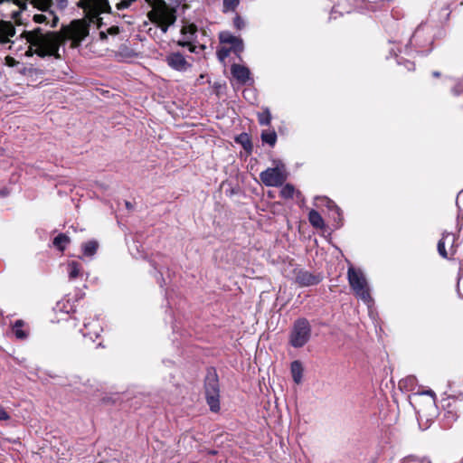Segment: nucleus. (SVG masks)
I'll use <instances>...</instances> for the list:
<instances>
[{
	"label": "nucleus",
	"mask_w": 463,
	"mask_h": 463,
	"mask_svg": "<svg viewBox=\"0 0 463 463\" xmlns=\"http://www.w3.org/2000/svg\"><path fill=\"white\" fill-rule=\"evenodd\" d=\"M240 0H223L222 3V12L227 13L231 11H234L236 7L239 5Z\"/></svg>",
	"instance_id": "nucleus-32"
},
{
	"label": "nucleus",
	"mask_w": 463,
	"mask_h": 463,
	"mask_svg": "<svg viewBox=\"0 0 463 463\" xmlns=\"http://www.w3.org/2000/svg\"><path fill=\"white\" fill-rule=\"evenodd\" d=\"M165 62L171 69L180 72H184L192 67V64L179 52H171L166 55Z\"/></svg>",
	"instance_id": "nucleus-13"
},
{
	"label": "nucleus",
	"mask_w": 463,
	"mask_h": 463,
	"mask_svg": "<svg viewBox=\"0 0 463 463\" xmlns=\"http://www.w3.org/2000/svg\"><path fill=\"white\" fill-rule=\"evenodd\" d=\"M458 292L463 298V278L458 280Z\"/></svg>",
	"instance_id": "nucleus-38"
},
{
	"label": "nucleus",
	"mask_w": 463,
	"mask_h": 463,
	"mask_svg": "<svg viewBox=\"0 0 463 463\" xmlns=\"http://www.w3.org/2000/svg\"><path fill=\"white\" fill-rule=\"evenodd\" d=\"M69 243L70 238L64 233L57 235L52 241L53 246L60 251H63Z\"/></svg>",
	"instance_id": "nucleus-24"
},
{
	"label": "nucleus",
	"mask_w": 463,
	"mask_h": 463,
	"mask_svg": "<svg viewBox=\"0 0 463 463\" xmlns=\"http://www.w3.org/2000/svg\"><path fill=\"white\" fill-rule=\"evenodd\" d=\"M456 203L458 209H463V190L458 193Z\"/></svg>",
	"instance_id": "nucleus-35"
},
{
	"label": "nucleus",
	"mask_w": 463,
	"mask_h": 463,
	"mask_svg": "<svg viewBox=\"0 0 463 463\" xmlns=\"http://www.w3.org/2000/svg\"><path fill=\"white\" fill-rule=\"evenodd\" d=\"M219 41L222 44H229L231 46L229 49L237 55L241 53L244 50L243 40L239 36L233 35L229 31L220 32Z\"/></svg>",
	"instance_id": "nucleus-12"
},
{
	"label": "nucleus",
	"mask_w": 463,
	"mask_h": 463,
	"mask_svg": "<svg viewBox=\"0 0 463 463\" xmlns=\"http://www.w3.org/2000/svg\"><path fill=\"white\" fill-rule=\"evenodd\" d=\"M198 28L194 24H184L180 31L181 38L177 41V45L181 47H188L190 52L197 53Z\"/></svg>",
	"instance_id": "nucleus-8"
},
{
	"label": "nucleus",
	"mask_w": 463,
	"mask_h": 463,
	"mask_svg": "<svg viewBox=\"0 0 463 463\" xmlns=\"http://www.w3.org/2000/svg\"><path fill=\"white\" fill-rule=\"evenodd\" d=\"M453 0H436L430 11V21L439 24H445L451 14Z\"/></svg>",
	"instance_id": "nucleus-9"
},
{
	"label": "nucleus",
	"mask_w": 463,
	"mask_h": 463,
	"mask_svg": "<svg viewBox=\"0 0 463 463\" xmlns=\"http://www.w3.org/2000/svg\"><path fill=\"white\" fill-rule=\"evenodd\" d=\"M18 62L13 57L7 56L5 58V64L9 67H14Z\"/></svg>",
	"instance_id": "nucleus-37"
},
{
	"label": "nucleus",
	"mask_w": 463,
	"mask_h": 463,
	"mask_svg": "<svg viewBox=\"0 0 463 463\" xmlns=\"http://www.w3.org/2000/svg\"><path fill=\"white\" fill-rule=\"evenodd\" d=\"M79 5L85 12V18L73 20L70 24L62 26L60 32L44 31L41 27L24 32L22 35L30 43L26 55L35 53L40 57L53 56L61 59V46L66 41H71L72 47H78L89 35L90 24L100 28L99 14L110 13L111 10L108 0H80Z\"/></svg>",
	"instance_id": "nucleus-1"
},
{
	"label": "nucleus",
	"mask_w": 463,
	"mask_h": 463,
	"mask_svg": "<svg viewBox=\"0 0 463 463\" xmlns=\"http://www.w3.org/2000/svg\"><path fill=\"white\" fill-rule=\"evenodd\" d=\"M1 194H2L3 196H5L6 194H5L4 191H2V192H1Z\"/></svg>",
	"instance_id": "nucleus-44"
},
{
	"label": "nucleus",
	"mask_w": 463,
	"mask_h": 463,
	"mask_svg": "<svg viewBox=\"0 0 463 463\" xmlns=\"http://www.w3.org/2000/svg\"><path fill=\"white\" fill-rule=\"evenodd\" d=\"M205 397L210 410L217 412L220 410V387L215 372H209L205 378Z\"/></svg>",
	"instance_id": "nucleus-6"
},
{
	"label": "nucleus",
	"mask_w": 463,
	"mask_h": 463,
	"mask_svg": "<svg viewBox=\"0 0 463 463\" xmlns=\"http://www.w3.org/2000/svg\"><path fill=\"white\" fill-rule=\"evenodd\" d=\"M456 241L455 234L444 232L438 242L439 254L444 259L452 258L457 251L458 245L456 244Z\"/></svg>",
	"instance_id": "nucleus-10"
},
{
	"label": "nucleus",
	"mask_w": 463,
	"mask_h": 463,
	"mask_svg": "<svg viewBox=\"0 0 463 463\" xmlns=\"http://www.w3.org/2000/svg\"><path fill=\"white\" fill-rule=\"evenodd\" d=\"M152 265L154 266L155 269H156L160 273V275H162V268L156 266L154 262H152Z\"/></svg>",
	"instance_id": "nucleus-40"
},
{
	"label": "nucleus",
	"mask_w": 463,
	"mask_h": 463,
	"mask_svg": "<svg viewBox=\"0 0 463 463\" xmlns=\"http://www.w3.org/2000/svg\"><path fill=\"white\" fill-rule=\"evenodd\" d=\"M245 25L246 24L244 19L241 15L236 14L235 17L233 18V26L237 30H242L245 27Z\"/></svg>",
	"instance_id": "nucleus-33"
},
{
	"label": "nucleus",
	"mask_w": 463,
	"mask_h": 463,
	"mask_svg": "<svg viewBox=\"0 0 463 463\" xmlns=\"http://www.w3.org/2000/svg\"><path fill=\"white\" fill-rule=\"evenodd\" d=\"M232 52L227 48H221L217 51V57L221 61H223L229 55L230 52Z\"/></svg>",
	"instance_id": "nucleus-34"
},
{
	"label": "nucleus",
	"mask_w": 463,
	"mask_h": 463,
	"mask_svg": "<svg viewBox=\"0 0 463 463\" xmlns=\"http://www.w3.org/2000/svg\"><path fill=\"white\" fill-rule=\"evenodd\" d=\"M261 182L266 186H280L288 178V174L284 164L278 162L276 166L269 167L260 174Z\"/></svg>",
	"instance_id": "nucleus-7"
},
{
	"label": "nucleus",
	"mask_w": 463,
	"mask_h": 463,
	"mask_svg": "<svg viewBox=\"0 0 463 463\" xmlns=\"http://www.w3.org/2000/svg\"><path fill=\"white\" fill-rule=\"evenodd\" d=\"M15 34V28L11 22H0V42L2 43H9L10 38Z\"/></svg>",
	"instance_id": "nucleus-17"
},
{
	"label": "nucleus",
	"mask_w": 463,
	"mask_h": 463,
	"mask_svg": "<svg viewBox=\"0 0 463 463\" xmlns=\"http://www.w3.org/2000/svg\"><path fill=\"white\" fill-rule=\"evenodd\" d=\"M235 141L241 145L244 150L248 153L252 151V144L250 140V137L247 133H241L238 137H236Z\"/></svg>",
	"instance_id": "nucleus-23"
},
{
	"label": "nucleus",
	"mask_w": 463,
	"mask_h": 463,
	"mask_svg": "<svg viewBox=\"0 0 463 463\" xmlns=\"http://www.w3.org/2000/svg\"><path fill=\"white\" fill-rule=\"evenodd\" d=\"M390 53L392 55H394L396 58H397V64L399 65H402L403 64L404 67L408 70V71H413L414 68H415V64L414 62L411 61H408V60H405L404 61H402V57H399L398 54L396 53L395 50L393 47H391L390 48Z\"/></svg>",
	"instance_id": "nucleus-29"
},
{
	"label": "nucleus",
	"mask_w": 463,
	"mask_h": 463,
	"mask_svg": "<svg viewBox=\"0 0 463 463\" xmlns=\"http://www.w3.org/2000/svg\"><path fill=\"white\" fill-rule=\"evenodd\" d=\"M119 33V28L118 26H110L107 29V31H99V40L105 41L108 38V34L110 35H117Z\"/></svg>",
	"instance_id": "nucleus-31"
},
{
	"label": "nucleus",
	"mask_w": 463,
	"mask_h": 463,
	"mask_svg": "<svg viewBox=\"0 0 463 463\" xmlns=\"http://www.w3.org/2000/svg\"><path fill=\"white\" fill-rule=\"evenodd\" d=\"M304 368L302 363L298 360H295L290 364V373L292 379L296 384H300L303 380Z\"/></svg>",
	"instance_id": "nucleus-18"
},
{
	"label": "nucleus",
	"mask_w": 463,
	"mask_h": 463,
	"mask_svg": "<svg viewBox=\"0 0 463 463\" xmlns=\"http://www.w3.org/2000/svg\"><path fill=\"white\" fill-rule=\"evenodd\" d=\"M432 75H433V77L438 78V77H439V76H440V73H439V71H433V72H432Z\"/></svg>",
	"instance_id": "nucleus-41"
},
{
	"label": "nucleus",
	"mask_w": 463,
	"mask_h": 463,
	"mask_svg": "<svg viewBox=\"0 0 463 463\" xmlns=\"http://www.w3.org/2000/svg\"><path fill=\"white\" fill-rule=\"evenodd\" d=\"M400 463H431L428 456L409 455L403 458Z\"/></svg>",
	"instance_id": "nucleus-25"
},
{
	"label": "nucleus",
	"mask_w": 463,
	"mask_h": 463,
	"mask_svg": "<svg viewBox=\"0 0 463 463\" xmlns=\"http://www.w3.org/2000/svg\"><path fill=\"white\" fill-rule=\"evenodd\" d=\"M294 194H295V187L290 184H285L280 190V195L284 199L292 198Z\"/></svg>",
	"instance_id": "nucleus-30"
},
{
	"label": "nucleus",
	"mask_w": 463,
	"mask_h": 463,
	"mask_svg": "<svg viewBox=\"0 0 463 463\" xmlns=\"http://www.w3.org/2000/svg\"><path fill=\"white\" fill-rule=\"evenodd\" d=\"M101 331L102 327L97 317L92 319L84 317L83 329H81L84 337H90V340L94 341V338H97Z\"/></svg>",
	"instance_id": "nucleus-14"
},
{
	"label": "nucleus",
	"mask_w": 463,
	"mask_h": 463,
	"mask_svg": "<svg viewBox=\"0 0 463 463\" xmlns=\"http://www.w3.org/2000/svg\"><path fill=\"white\" fill-rule=\"evenodd\" d=\"M433 38L431 25L428 23L420 24L414 31L405 43L403 50L398 48L400 53L411 54L413 52L418 53H428L432 49Z\"/></svg>",
	"instance_id": "nucleus-2"
},
{
	"label": "nucleus",
	"mask_w": 463,
	"mask_h": 463,
	"mask_svg": "<svg viewBox=\"0 0 463 463\" xmlns=\"http://www.w3.org/2000/svg\"><path fill=\"white\" fill-rule=\"evenodd\" d=\"M317 206H325L329 211V216L334 220V226L340 228L343 225V212L334 201L327 197H317Z\"/></svg>",
	"instance_id": "nucleus-11"
},
{
	"label": "nucleus",
	"mask_w": 463,
	"mask_h": 463,
	"mask_svg": "<svg viewBox=\"0 0 463 463\" xmlns=\"http://www.w3.org/2000/svg\"><path fill=\"white\" fill-rule=\"evenodd\" d=\"M424 393H426V394H428V395H431V396H433V395H434V392H433L431 390L427 391V392H425Z\"/></svg>",
	"instance_id": "nucleus-42"
},
{
	"label": "nucleus",
	"mask_w": 463,
	"mask_h": 463,
	"mask_svg": "<svg viewBox=\"0 0 463 463\" xmlns=\"http://www.w3.org/2000/svg\"><path fill=\"white\" fill-rule=\"evenodd\" d=\"M99 249V243L95 240H91L82 243L81 250L82 256L86 258H92Z\"/></svg>",
	"instance_id": "nucleus-20"
},
{
	"label": "nucleus",
	"mask_w": 463,
	"mask_h": 463,
	"mask_svg": "<svg viewBox=\"0 0 463 463\" xmlns=\"http://www.w3.org/2000/svg\"><path fill=\"white\" fill-rule=\"evenodd\" d=\"M147 17L165 34L176 21V10L164 0H153Z\"/></svg>",
	"instance_id": "nucleus-3"
},
{
	"label": "nucleus",
	"mask_w": 463,
	"mask_h": 463,
	"mask_svg": "<svg viewBox=\"0 0 463 463\" xmlns=\"http://www.w3.org/2000/svg\"><path fill=\"white\" fill-rule=\"evenodd\" d=\"M231 72L234 79L240 83H246L250 80V70L240 64H232L231 67Z\"/></svg>",
	"instance_id": "nucleus-16"
},
{
	"label": "nucleus",
	"mask_w": 463,
	"mask_h": 463,
	"mask_svg": "<svg viewBox=\"0 0 463 463\" xmlns=\"http://www.w3.org/2000/svg\"><path fill=\"white\" fill-rule=\"evenodd\" d=\"M126 205H127V207L128 208V207L130 206V203L127 202V203H126Z\"/></svg>",
	"instance_id": "nucleus-45"
},
{
	"label": "nucleus",
	"mask_w": 463,
	"mask_h": 463,
	"mask_svg": "<svg viewBox=\"0 0 463 463\" xmlns=\"http://www.w3.org/2000/svg\"><path fill=\"white\" fill-rule=\"evenodd\" d=\"M347 279L354 296L362 300L368 307H371L373 304V299L371 296L369 283L363 270L352 265L349 266L347 269Z\"/></svg>",
	"instance_id": "nucleus-4"
},
{
	"label": "nucleus",
	"mask_w": 463,
	"mask_h": 463,
	"mask_svg": "<svg viewBox=\"0 0 463 463\" xmlns=\"http://www.w3.org/2000/svg\"><path fill=\"white\" fill-rule=\"evenodd\" d=\"M424 393H426V394H428V395H431V396H433V395H434V392H433L431 390L427 391V392H425Z\"/></svg>",
	"instance_id": "nucleus-43"
},
{
	"label": "nucleus",
	"mask_w": 463,
	"mask_h": 463,
	"mask_svg": "<svg viewBox=\"0 0 463 463\" xmlns=\"http://www.w3.org/2000/svg\"><path fill=\"white\" fill-rule=\"evenodd\" d=\"M24 321L16 320L14 325L13 326V333L14 334L17 339H25L28 335L26 330L23 329Z\"/></svg>",
	"instance_id": "nucleus-27"
},
{
	"label": "nucleus",
	"mask_w": 463,
	"mask_h": 463,
	"mask_svg": "<svg viewBox=\"0 0 463 463\" xmlns=\"http://www.w3.org/2000/svg\"><path fill=\"white\" fill-rule=\"evenodd\" d=\"M311 326L307 319L298 318L293 324L290 335L289 344L295 348L304 346L310 339Z\"/></svg>",
	"instance_id": "nucleus-5"
},
{
	"label": "nucleus",
	"mask_w": 463,
	"mask_h": 463,
	"mask_svg": "<svg viewBox=\"0 0 463 463\" xmlns=\"http://www.w3.org/2000/svg\"><path fill=\"white\" fill-rule=\"evenodd\" d=\"M308 221L310 224L315 228L323 229L325 227V222L321 214L316 210H311L309 212Z\"/></svg>",
	"instance_id": "nucleus-22"
},
{
	"label": "nucleus",
	"mask_w": 463,
	"mask_h": 463,
	"mask_svg": "<svg viewBox=\"0 0 463 463\" xmlns=\"http://www.w3.org/2000/svg\"><path fill=\"white\" fill-rule=\"evenodd\" d=\"M258 120L261 126H269L271 122V114L268 108L258 113Z\"/></svg>",
	"instance_id": "nucleus-28"
},
{
	"label": "nucleus",
	"mask_w": 463,
	"mask_h": 463,
	"mask_svg": "<svg viewBox=\"0 0 463 463\" xmlns=\"http://www.w3.org/2000/svg\"><path fill=\"white\" fill-rule=\"evenodd\" d=\"M69 279L74 280L75 279L81 277L83 274L82 266L80 262L71 260L69 261L66 268Z\"/></svg>",
	"instance_id": "nucleus-19"
},
{
	"label": "nucleus",
	"mask_w": 463,
	"mask_h": 463,
	"mask_svg": "<svg viewBox=\"0 0 463 463\" xmlns=\"http://www.w3.org/2000/svg\"><path fill=\"white\" fill-rule=\"evenodd\" d=\"M58 17L53 15L52 13L49 14V17L43 14H38L33 15V21L37 24H51V27H55L58 23Z\"/></svg>",
	"instance_id": "nucleus-21"
},
{
	"label": "nucleus",
	"mask_w": 463,
	"mask_h": 463,
	"mask_svg": "<svg viewBox=\"0 0 463 463\" xmlns=\"http://www.w3.org/2000/svg\"><path fill=\"white\" fill-rule=\"evenodd\" d=\"M414 381H415L414 377H412V376H411V377H409V378H407L405 381H401V382H400V386L402 387V384H403L404 383H407V382H408V383H410V384H411V385H412V384L414 383Z\"/></svg>",
	"instance_id": "nucleus-39"
},
{
	"label": "nucleus",
	"mask_w": 463,
	"mask_h": 463,
	"mask_svg": "<svg viewBox=\"0 0 463 463\" xmlns=\"http://www.w3.org/2000/svg\"><path fill=\"white\" fill-rule=\"evenodd\" d=\"M9 419L10 416L7 411L4 408L0 407V420H7Z\"/></svg>",
	"instance_id": "nucleus-36"
},
{
	"label": "nucleus",
	"mask_w": 463,
	"mask_h": 463,
	"mask_svg": "<svg viewBox=\"0 0 463 463\" xmlns=\"http://www.w3.org/2000/svg\"><path fill=\"white\" fill-rule=\"evenodd\" d=\"M295 273V281L302 286V287H308L318 284L322 278L320 275H315L307 270L304 269H294Z\"/></svg>",
	"instance_id": "nucleus-15"
},
{
	"label": "nucleus",
	"mask_w": 463,
	"mask_h": 463,
	"mask_svg": "<svg viewBox=\"0 0 463 463\" xmlns=\"http://www.w3.org/2000/svg\"><path fill=\"white\" fill-rule=\"evenodd\" d=\"M200 48H201V49H204V48H205V46H204V45H201V46H200Z\"/></svg>",
	"instance_id": "nucleus-46"
},
{
	"label": "nucleus",
	"mask_w": 463,
	"mask_h": 463,
	"mask_svg": "<svg viewBox=\"0 0 463 463\" xmlns=\"http://www.w3.org/2000/svg\"><path fill=\"white\" fill-rule=\"evenodd\" d=\"M261 140L263 143L274 146L277 142V133L275 130H263L261 132Z\"/></svg>",
	"instance_id": "nucleus-26"
}]
</instances>
